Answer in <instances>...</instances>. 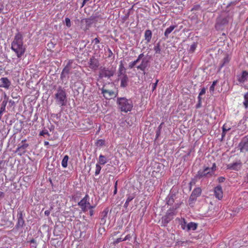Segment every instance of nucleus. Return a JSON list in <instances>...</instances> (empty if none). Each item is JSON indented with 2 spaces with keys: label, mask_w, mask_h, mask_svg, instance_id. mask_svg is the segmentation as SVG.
<instances>
[{
  "label": "nucleus",
  "mask_w": 248,
  "mask_h": 248,
  "mask_svg": "<svg viewBox=\"0 0 248 248\" xmlns=\"http://www.w3.org/2000/svg\"><path fill=\"white\" fill-rule=\"evenodd\" d=\"M11 49L15 52L18 58H21L24 54L26 48L23 46V36L20 33H17L11 43Z\"/></svg>",
  "instance_id": "nucleus-1"
},
{
  "label": "nucleus",
  "mask_w": 248,
  "mask_h": 248,
  "mask_svg": "<svg viewBox=\"0 0 248 248\" xmlns=\"http://www.w3.org/2000/svg\"><path fill=\"white\" fill-rule=\"evenodd\" d=\"M100 90L101 91V93L106 99L115 98L118 94V92L116 91L115 85L112 82L105 83Z\"/></svg>",
  "instance_id": "nucleus-2"
},
{
  "label": "nucleus",
  "mask_w": 248,
  "mask_h": 248,
  "mask_svg": "<svg viewBox=\"0 0 248 248\" xmlns=\"http://www.w3.org/2000/svg\"><path fill=\"white\" fill-rule=\"evenodd\" d=\"M118 108L122 112H127L130 111L133 107L131 100L127 99L125 97L118 98L117 100Z\"/></svg>",
  "instance_id": "nucleus-3"
},
{
  "label": "nucleus",
  "mask_w": 248,
  "mask_h": 248,
  "mask_svg": "<svg viewBox=\"0 0 248 248\" xmlns=\"http://www.w3.org/2000/svg\"><path fill=\"white\" fill-rule=\"evenodd\" d=\"M180 204H176L172 208H170L167 212L165 215L161 218V222L164 226L167 225L173 218L176 215V210L180 207Z\"/></svg>",
  "instance_id": "nucleus-4"
},
{
  "label": "nucleus",
  "mask_w": 248,
  "mask_h": 248,
  "mask_svg": "<svg viewBox=\"0 0 248 248\" xmlns=\"http://www.w3.org/2000/svg\"><path fill=\"white\" fill-rule=\"evenodd\" d=\"M115 73L112 67H101L99 69L98 81L104 78L109 79Z\"/></svg>",
  "instance_id": "nucleus-5"
},
{
  "label": "nucleus",
  "mask_w": 248,
  "mask_h": 248,
  "mask_svg": "<svg viewBox=\"0 0 248 248\" xmlns=\"http://www.w3.org/2000/svg\"><path fill=\"white\" fill-rule=\"evenodd\" d=\"M66 93L65 90L62 87H59L55 94V99L57 104L61 106L66 105Z\"/></svg>",
  "instance_id": "nucleus-6"
},
{
  "label": "nucleus",
  "mask_w": 248,
  "mask_h": 248,
  "mask_svg": "<svg viewBox=\"0 0 248 248\" xmlns=\"http://www.w3.org/2000/svg\"><path fill=\"white\" fill-rule=\"evenodd\" d=\"M229 23V16L219 17L217 19L215 28L217 30H221Z\"/></svg>",
  "instance_id": "nucleus-7"
},
{
  "label": "nucleus",
  "mask_w": 248,
  "mask_h": 248,
  "mask_svg": "<svg viewBox=\"0 0 248 248\" xmlns=\"http://www.w3.org/2000/svg\"><path fill=\"white\" fill-rule=\"evenodd\" d=\"M78 205L80 206L81 210L83 212L87 211L89 206L91 205L89 202V196L88 195H86L78 203Z\"/></svg>",
  "instance_id": "nucleus-8"
},
{
  "label": "nucleus",
  "mask_w": 248,
  "mask_h": 248,
  "mask_svg": "<svg viewBox=\"0 0 248 248\" xmlns=\"http://www.w3.org/2000/svg\"><path fill=\"white\" fill-rule=\"evenodd\" d=\"M213 175L212 171H210L209 167H205L202 170H200L198 171L196 175L197 178L200 179L203 177H209Z\"/></svg>",
  "instance_id": "nucleus-9"
},
{
  "label": "nucleus",
  "mask_w": 248,
  "mask_h": 248,
  "mask_svg": "<svg viewBox=\"0 0 248 248\" xmlns=\"http://www.w3.org/2000/svg\"><path fill=\"white\" fill-rule=\"evenodd\" d=\"M242 162L240 159L227 165L226 167L228 170L238 171L240 170L242 167Z\"/></svg>",
  "instance_id": "nucleus-10"
},
{
  "label": "nucleus",
  "mask_w": 248,
  "mask_h": 248,
  "mask_svg": "<svg viewBox=\"0 0 248 248\" xmlns=\"http://www.w3.org/2000/svg\"><path fill=\"white\" fill-rule=\"evenodd\" d=\"M202 193V189L200 187L195 188L189 197V204L193 203L197 199V197H199Z\"/></svg>",
  "instance_id": "nucleus-11"
},
{
  "label": "nucleus",
  "mask_w": 248,
  "mask_h": 248,
  "mask_svg": "<svg viewBox=\"0 0 248 248\" xmlns=\"http://www.w3.org/2000/svg\"><path fill=\"white\" fill-rule=\"evenodd\" d=\"M99 66V62L98 59L94 57H92L89 62V67L93 70H96Z\"/></svg>",
  "instance_id": "nucleus-12"
},
{
  "label": "nucleus",
  "mask_w": 248,
  "mask_h": 248,
  "mask_svg": "<svg viewBox=\"0 0 248 248\" xmlns=\"http://www.w3.org/2000/svg\"><path fill=\"white\" fill-rule=\"evenodd\" d=\"M239 147L241 152H246L248 151V138H244L239 144Z\"/></svg>",
  "instance_id": "nucleus-13"
},
{
  "label": "nucleus",
  "mask_w": 248,
  "mask_h": 248,
  "mask_svg": "<svg viewBox=\"0 0 248 248\" xmlns=\"http://www.w3.org/2000/svg\"><path fill=\"white\" fill-rule=\"evenodd\" d=\"M74 62L73 60H69L66 64L64 67L61 75V78H62L64 77V74H68L70 72V70L72 69V64Z\"/></svg>",
  "instance_id": "nucleus-14"
},
{
  "label": "nucleus",
  "mask_w": 248,
  "mask_h": 248,
  "mask_svg": "<svg viewBox=\"0 0 248 248\" xmlns=\"http://www.w3.org/2000/svg\"><path fill=\"white\" fill-rule=\"evenodd\" d=\"M214 194L217 199L218 200L222 199L223 197V191L222 187L220 185H218L214 188Z\"/></svg>",
  "instance_id": "nucleus-15"
},
{
  "label": "nucleus",
  "mask_w": 248,
  "mask_h": 248,
  "mask_svg": "<svg viewBox=\"0 0 248 248\" xmlns=\"http://www.w3.org/2000/svg\"><path fill=\"white\" fill-rule=\"evenodd\" d=\"M17 222L16 225L18 228L22 227L24 224V220L23 219V211H18L17 215Z\"/></svg>",
  "instance_id": "nucleus-16"
},
{
  "label": "nucleus",
  "mask_w": 248,
  "mask_h": 248,
  "mask_svg": "<svg viewBox=\"0 0 248 248\" xmlns=\"http://www.w3.org/2000/svg\"><path fill=\"white\" fill-rule=\"evenodd\" d=\"M248 76V72L247 71H243L240 75L237 76V80L240 83H244L247 80Z\"/></svg>",
  "instance_id": "nucleus-17"
},
{
  "label": "nucleus",
  "mask_w": 248,
  "mask_h": 248,
  "mask_svg": "<svg viewBox=\"0 0 248 248\" xmlns=\"http://www.w3.org/2000/svg\"><path fill=\"white\" fill-rule=\"evenodd\" d=\"M148 61L146 60L145 59L142 60L140 64L138 65L137 68L138 69H140L142 71H144L145 69L148 66Z\"/></svg>",
  "instance_id": "nucleus-18"
},
{
  "label": "nucleus",
  "mask_w": 248,
  "mask_h": 248,
  "mask_svg": "<svg viewBox=\"0 0 248 248\" xmlns=\"http://www.w3.org/2000/svg\"><path fill=\"white\" fill-rule=\"evenodd\" d=\"M108 212V208H106L101 212V218L100 219L101 223L104 224L106 223V218L107 217Z\"/></svg>",
  "instance_id": "nucleus-19"
},
{
  "label": "nucleus",
  "mask_w": 248,
  "mask_h": 248,
  "mask_svg": "<svg viewBox=\"0 0 248 248\" xmlns=\"http://www.w3.org/2000/svg\"><path fill=\"white\" fill-rule=\"evenodd\" d=\"M2 84L0 85V87L8 89L10 86V81L7 78H2L0 79Z\"/></svg>",
  "instance_id": "nucleus-20"
},
{
  "label": "nucleus",
  "mask_w": 248,
  "mask_h": 248,
  "mask_svg": "<svg viewBox=\"0 0 248 248\" xmlns=\"http://www.w3.org/2000/svg\"><path fill=\"white\" fill-rule=\"evenodd\" d=\"M152 36V33L151 30H147L144 32V38L147 43L150 42Z\"/></svg>",
  "instance_id": "nucleus-21"
},
{
  "label": "nucleus",
  "mask_w": 248,
  "mask_h": 248,
  "mask_svg": "<svg viewBox=\"0 0 248 248\" xmlns=\"http://www.w3.org/2000/svg\"><path fill=\"white\" fill-rule=\"evenodd\" d=\"M26 141V140H22V143H23L21 146L18 147V148L16 150V152H18L20 150H22V153H25L26 149L29 146V144L28 143H23Z\"/></svg>",
  "instance_id": "nucleus-22"
},
{
  "label": "nucleus",
  "mask_w": 248,
  "mask_h": 248,
  "mask_svg": "<svg viewBox=\"0 0 248 248\" xmlns=\"http://www.w3.org/2000/svg\"><path fill=\"white\" fill-rule=\"evenodd\" d=\"M198 225L197 223L191 222L188 223L186 225V230L187 231L190 230L195 231L197 229Z\"/></svg>",
  "instance_id": "nucleus-23"
},
{
  "label": "nucleus",
  "mask_w": 248,
  "mask_h": 248,
  "mask_svg": "<svg viewBox=\"0 0 248 248\" xmlns=\"http://www.w3.org/2000/svg\"><path fill=\"white\" fill-rule=\"evenodd\" d=\"M176 27V25H171L170 27L166 29L164 35L166 38H168L169 35L172 31Z\"/></svg>",
  "instance_id": "nucleus-24"
},
{
  "label": "nucleus",
  "mask_w": 248,
  "mask_h": 248,
  "mask_svg": "<svg viewBox=\"0 0 248 248\" xmlns=\"http://www.w3.org/2000/svg\"><path fill=\"white\" fill-rule=\"evenodd\" d=\"M107 162V158L103 155H100L98 158V163L100 165H105Z\"/></svg>",
  "instance_id": "nucleus-25"
},
{
  "label": "nucleus",
  "mask_w": 248,
  "mask_h": 248,
  "mask_svg": "<svg viewBox=\"0 0 248 248\" xmlns=\"http://www.w3.org/2000/svg\"><path fill=\"white\" fill-rule=\"evenodd\" d=\"M128 81V77L126 75H124L121 80V86L125 87L127 86Z\"/></svg>",
  "instance_id": "nucleus-26"
},
{
  "label": "nucleus",
  "mask_w": 248,
  "mask_h": 248,
  "mask_svg": "<svg viewBox=\"0 0 248 248\" xmlns=\"http://www.w3.org/2000/svg\"><path fill=\"white\" fill-rule=\"evenodd\" d=\"M176 220H179V221H181V228L183 229V230H185L186 228V219L184 218H177L176 219Z\"/></svg>",
  "instance_id": "nucleus-27"
},
{
  "label": "nucleus",
  "mask_w": 248,
  "mask_h": 248,
  "mask_svg": "<svg viewBox=\"0 0 248 248\" xmlns=\"http://www.w3.org/2000/svg\"><path fill=\"white\" fill-rule=\"evenodd\" d=\"M69 157L67 155H65L63 158L62 161V165L63 168H66L67 166V162Z\"/></svg>",
  "instance_id": "nucleus-28"
},
{
  "label": "nucleus",
  "mask_w": 248,
  "mask_h": 248,
  "mask_svg": "<svg viewBox=\"0 0 248 248\" xmlns=\"http://www.w3.org/2000/svg\"><path fill=\"white\" fill-rule=\"evenodd\" d=\"M230 60V59L228 56H226L224 57L222 60V63L220 65V68L223 67L225 64L229 63Z\"/></svg>",
  "instance_id": "nucleus-29"
},
{
  "label": "nucleus",
  "mask_w": 248,
  "mask_h": 248,
  "mask_svg": "<svg viewBox=\"0 0 248 248\" xmlns=\"http://www.w3.org/2000/svg\"><path fill=\"white\" fill-rule=\"evenodd\" d=\"M243 104L246 108L248 107V92L246 93L244 95V101Z\"/></svg>",
  "instance_id": "nucleus-30"
},
{
  "label": "nucleus",
  "mask_w": 248,
  "mask_h": 248,
  "mask_svg": "<svg viewBox=\"0 0 248 248\" xmlns=\"http://www.w3.org/2000/svg\"><path fill=\"white\" fill-rule=\"evenodd\" d=\"M231 127L229 124L228 123H225L224 124V125L222 126V130L223 131H225L226 132L229 131L231 130Z\"/></svg>",
  "instance_id": "nucleus-31"
},
{
  "label": "nucleus",
  "mask_w": 248,
  "mask_h": 248,
  "mask_svg": "<svg viewBox=\"0 0 248 248\" xmlns=\"http://www.w3.org/2000/svg\"><path fill=\"white\" fill-rule=\"evenodd\" d=\"M102 168L100 166V165L99 164H96L95 166V175H98L101 171Z\"/></svg>",
  "instance_id": "nucleus-32"
},
{
  "label": "nucleus",
  "mask_w": 248,
  "mask_h": 248,
  "mask_svg": "<svg viewBox=\"0 0 248 248\" xmlns=\"http://www.w3.org/2000/svg\"><path fill=\"white\" fill-rule=\"evenodd\" d=\"M197 44L196 43H193V44H192L191 46H190V48H189V52H191V53H193L196 47H197Z\"/></svg>",
  "instance_id": "nucleus-33"
},
{
  "label": "nucleus",
  "mask_w": 248,
  "mask_h": 248,
  "mask_svg": "<svg viewBox=\"0 0 248 248\" xmlns=\"http://www.w3.org/2000/svg\"><path fill=\"white\" fill-rule=\"evenodd\" d=\"M217 81L215 80L213 82L212 85L210 86L209 90L210 92H214L215 90V87L217 83Z\"/></svg>",
  "instance_id": "nucleus-34"
},
{
  "label": "nucleus",
  "mask_w": 248,
  "mask_h": 248,
  "mask_svg": "<svg viewBox=\"0 0 248 248\" xmlns=\"http://www.w3.org/2000/svg\"><path fill=\"white\" fill-rule=\"evenodd\" d=\"M96 145L99 146H103L105 144V140L102 139L97 140L96 141Z\"/></svg>",
  "instance_id": "nucleus-35"
},
{
  "label": "nucleus",
  "mask_w": 248,
  "mask_h": 248,
  "mask_svg": "<svg viewBox=\"0 0 248 248\" xmlns=\"http://www.w3.org/2000/svg\"><path fill=\"white\" fill-rule=\"evenodd\" d=\"M125 70V69H124V64L122 62H121V63L119 65V73L122 74V72L123 71H124Z\"/></svg>",
  "instance_id": "nucleus-36"
},
{
  "label": "nucleus",
  "mask_w": 248,
  "mask_h": 248,
  "mask_svg": "<svg viewBox=\"0 0 248 248\" xmlns=\"http://www.w3.org/2000/svg\"><path fill=\"white\" fill-rule=\"evenodd\" d=\"M95 207V206L90 205L88 209L90 210L89 211V215L91 217H92L94 215V210L93 208Z\"/></svg>",
  "instance_id": "nucleus-37"
},
{
  "label": "nucleus",
  "mask_w": 248,
  "mask_h": 248,
  "mask_svg": "<svg viewBox=\"0 0 248 248\" xmlns=\"http://www.w3.org/2000/svg\"><path fill=\"white\" fill-rule=\"evenodd\" d=\"M85 22L87 26L89 27L93 23V19L87 18L85 19Z\"/></svg>",
  "instance_id": "nucleus-38"
},
{
  "label": "nucleus",
  "mask_w": 248,
  "mask_h": 248,
  "mask_svg": "<svg viewBox=\"0 0 248 248\" xmlns=\"http://www.w3.org/2000/svg\"><path fill=\"white\" fill-rule=\"evenodd\" d=\"M135 197V195H134V194H132V195H128L127 196V199H126V201L127 202H130L131 201H132V200H133V199H134Z\"/></svg>",
  "instance_id": "nucleus-39"
},
{
  "label": "nucleus",
  "mask_w": 248,
  "mask_h": 248,
  "mask_svg": "<svg viewBox=\"0 0 248 248\" xmlns=\"http://www.w3.org/2000/svg\"><path fill=\"white\" fill-rule=\"evenodd\" d=\"M124 241V238H122L121 237L118 238H117L116 239H115L113 241V245H116V244H118L119 243Z\"/></svg>",
  "instance_id": "nucleus-40"
},
{
  "label": "nucleus",
  "mask_w": 248,
  "mask_h": 248,
  "mask_svg": "<svg viewBox=\"0 0 248 248\" xmlns=\"http://www.w3.org/2000/svg\"><path fill=\"white\" fill-rule=\"evenodd\" d=\"M158 81H159V80L158 79H156L155 82L152 84V92H154L155 90Z\"/></svg>",
  "instance_id": "nucleus-41"
},
{
  "label": "nucleus",
  "mask_w": 248,
  "mask_h": 248,
  "mask_svg": "<svg viewBox=\"0 0 248 248\" xmlns=\"http://www.w3.org/2000/svg\"><path fill=\"white\" fill-rule=\"evenodd\" d=\"M65 21L66 26L68 28L70 27L71 26L70 19L69 18L66 17L65 19Z\"/></svg>",
  "instance_id": "nucleus-42"
},
{
  "label": "nucleus",
  "mask_w": 248,
  "mask_h": 248,
  "mask_svg": "<svg viewBox=\"0 0 248 248\" xmlns=\"http://www.w3.org/2000/svg\"><path fill=\"white\" fill-rule=\"evenodd\" d=\"M39 135L42 136H45V135H46L49 136V134L47 130H42V131L40 132Z\"/></svg>",
  "instance_id": "nucleus-43"
},
{
  "label": "nucleus",
  "mask_w": 248,
  "mask_h": 248,
  "mask_svg": "<svg viewBox=\"0 0 248 248\" xmlns=\"http://www.w3.org/2000/svg\"><path fill=\"white\" fill-rule=\"evenodd\" d=\"M217 166L216 164L214 163H213L212 167L211 168H210V171L212 172L213 174H214V172L215 170H216Z\"/></svg>",
  "instance_id": "nucleus-44"
},
{
  "label": "nucleus",
  "mask_w": 248,
  "mask_h": 248,
  "mask_svg": "<svg viewBox=\"0 0 248 248\" xmlns=\"http://www.w3.org/2000/svg\"><path fill=\"white\" fill-rule=\"evenodd\" d=\"M136 65L135 63L134 62H132L129 63V68L132 69Z\"/></svg>",
  "instance_id": "nucleus-45"
},
{
  "label": "nucleus",
  "mask_w": 248,
  "mask_h": 248,
  "mask_svg": "<svg viewBox=\"0 0 248 248\" xmlns=\"http://www.w3.org/2000/svg\"><path fill=\"white\" fill-rule=\"evenodd\" d=\"M92 43H94L95 44H98L100 43V40L98 38L96 37L92 41Z\"/></svg>",
  "instance_id": "nucleus-46"
},
{
  "label": "nucleus",
  "mask_w": 248,
  "mask_h": 248,
  "mask_svg": "<svg viewBox=\"0 0 248 248\" xmlns=\"http://www.w3.org/2000/svg\"><path fill=\"white\" fill-rule=\"evenodd\" d=\"M154 50H155V52L156 53H159L160 49L159 45H158L157 46H155L154 47Z\"/></svg>",
  "instance_id": "nucleus-47"
},
{
  "label": "nucleus",
  "mask_w": 248,
  "mask_h": 248,
  "mask_svg": "<svg viewBox=\"0 0 248 248\" xmlns=\"http://www.w3.org/2000/svg\"><path fill=\"white\" fill-rule=\"evenodd\" d=\"M132 237V236L130 234H127L125 236V237L124 238V241H126L127 240H130Z\"/></svg>",
  "instance_id": "nucleus-48"
},
{
  "label": "nucleus",
  "mask_w": 248,
  "mask_h": 248,
  "mask_svg": "<svg viewBox=\"0 0 248 248\" xmlns=\"http://www.w3.org/2000/svg\"><path fill=\"white\" fill-rule=\"evenodd\" d=\"M218 181L219 183L223 182L225 180V178L223 177H219L218 178Z\"/></svg>",
  "instance_id": "nucleus-49"
},
{
  "label": "nucleus",
  "mask_w": 248,
  "mask_h": 248,
  "mask_svg": "<svg viewBox=\"0 0 248 248\" xmlns=\"http://www.w3.org/2000/svg\"><path fill=\"white\" fill-rule=\"evenodd\" d=\"M205 91H206L205 89V88H202L201 90V92H200V93H199V95H202V94H205Z\"/></svg>",
  "instance_id": "nucleus-50"
},
{
  "label": "nucleus",
  "mask_w": 248,
  "mask_h": 248,
  "mask_svg": "<svg viewBox=\"0 0 248 248\" xmlns=\"http://www.w3.org/2000/svg\"><path fill=\"white\" fill-rule=\"evenodd\" d=\"M117 181L116 182L115 184V189L113 191V194L115 195L117 193Z\"/></svg>",
  "instance_id": "nucleus-51"
},
{
  "label": "nucleus",
  "mask_w": 248,
  "mask_h": 248,
  "mask_svg": "<svg viewBox=\"0 0 248 248\" xmlns=\"http://www.w3.org/2000/svg\"><path fill=\"white\" fill-rule=\"evenodd\" d=\"M5 110V107H4V105H1V107L0 108V111H1V112H3Z\"/></svg>",
  "instance_id": "nucleus-52"
},
{
  "label": "nucleus",
  "mask_w": 248,
  "mask_h": 248,
  "mask_svg": "<svg viewBox=\"0 0 248 248\" xmlns=\"http://www.w3.org/2000/svg\"><path fill=\"white\" fill-rule=\"evenodd\" d=\"M226 131H223L222 130V134H221V136H222V138H223L225 137V135H226Z\"/></svg>",
  "instance_id": "nucleus-53"
},
{
  "label": "nucleus",
  "mask_w": 248,
  "mask_h": 248,
  "mask_svg": "<svg viewBox=\"0 0 248 248\" xmlns=\"http://www.w3.org/2000/svg\"><path fill=\"white\" fill-rule=\"evenodd\" d=\"M129 202H127L126 201L124 203V207L125 208H127L129 205Z\"/></svg>",
  "instance_id": "nucleus-54"
},
{
  "label": "nucleus",
  "mask_w": 248,
  "mask_h": 248,
  "mask_svg": "<svg viewBox=\"0 0 248 248\" xmlns=\"http://www.w3.org/2000/svg\"><path fill=\"white\" fill-rule=\"evenodd\" d=\"M143 56H144L143 53L140 54L139 55V56H138V58H139V59H140H140H142V58L143 57Z\"/></svg>",
  "instance_id": "nucleus-55"
},
{
  "label": "nucleus",
  "mask_w": 248,
  "mask_h": 248,
  "mask_svg": "<svg viewBox=\"0 0 248 248\" xmlns=\"http://www.w3.org/2000/svg\"><path fill=\"white\" fill-rule=\"evenodd\" d=\"M4 196V194L3 192L0 191V198L3 197Z\"/></svg>",
  "instance_id": "nucleus-56"
},
{
  "label": "nucleus",
  "mask_w": 248,
  "mask_h": 248,
  "mask_svg": "<svg viewBox=\"0 0 248 248\" xmlns=\"http://www.w3.org/2000/svg\"><path fill=\"white\" fill-rule=\"evenodd\" d=\"M2 163V161H0V172L2 170V168L1 167V164Z\"/></svg>",
  "instance_id": "nucleus-57"
},
{
  "label": "nucleus",
  "mask_w": 248,
  "mask_h": 248,
  "mask_svg": "<svg viewBox=\"0 0 248 248\" xmlns=\"http://www.w3.org/2000/svg\"><path fill=\"white\" fill-rule=\"evenodd\" d=\"M140 59H139V58H137L135 61H133L135 64H136L139 61Z\"/></svg>",
  "instance_id": "nucleus-58"
},
{
  "label": "nucleus",
  "mask_w": 248,
  "mask_h": 248,
  "mask_svg": "<svg viewBox=\"0 0 248 248\" xmlns=\"http://www.w3.org/2000/svg\"><path fill=\"white\" fill-rule=\"evenodd\" d=\"M49 144V142H48V141H45L44 142V145H45V146H47V145H48Z\"/></svg>",
  "instance_id": "nucleus-59"
},
{
  "label": "nucleus",
  "mask_w": 248,
  "mask_h": 248,
  "mask_svg": "<svg viewBox=\"0 0 248 248\" xmlns=\"http://www.w3.org/2000/svg\"><path fill=\"white\" fill-rule=\"evenodd\" d=\"M7 104V102L3 101L1 105H4V107H6V105Z\"/></svg>",
  "instance_id": "nucleus-60"
},
{
  "label": "nucleus",
  "mask_w": 248,
  "mask_h": 248,
  "mask_svg": "<svg viewBox=\"0 0 248 248\" xmlns=\"http://www.w3.org/2000/svg\"><path fill=\"white\" fill-rule=\"evenodd\" d=\"M45 214V215H48L49 214V212L48 211H46Z\"/></svg>",
  "instance_id": "nucleus-61"
},
{
  "label": "nucleus",
  "mask_w": 248,
  "mask_h": 248,
  "mask_svg": "<svg viewBox=\"0 0 248 248\" xmlns=\"http://www.w3.org/2000/svg\"><path fill=\"white\" fill-rule=\"evenodd\" d=\"M2 10H3V6L0 5V13L1 12Z\"/></svg>",
  "instance_id": "nucleus-62"
},
{
  "label": "nucleus",
  "mask_w": 248,
  "mask_h": 248,
  "mask_svg": "<svg viewBox=\"0 0 248 248\" xmlns=\"http://www.w3.org/2000/svg\"><path fill=\"white\" fill-rule=\"evenodd\" d=\"M35 242V241L34 239H32L31 240V243H34Z\"/></svg>",
  "instance_id": "nucleus-63"
},
{
  "label": "nucleus",
  "mask_w": 248,
  "mask_h": 248,
  "mask_svg": "<svg viewBox=\"0 0 248 248\" xmlns=\"http://www.w3.org/2000/svg\"><path fill=\"white\" fill-rule=\"evenodd\" d=\"M2 113H3V112H1V111H0V119H1Z\"/></svg>",
  "instance_id": "nucleus-64"
}]
</instances>
